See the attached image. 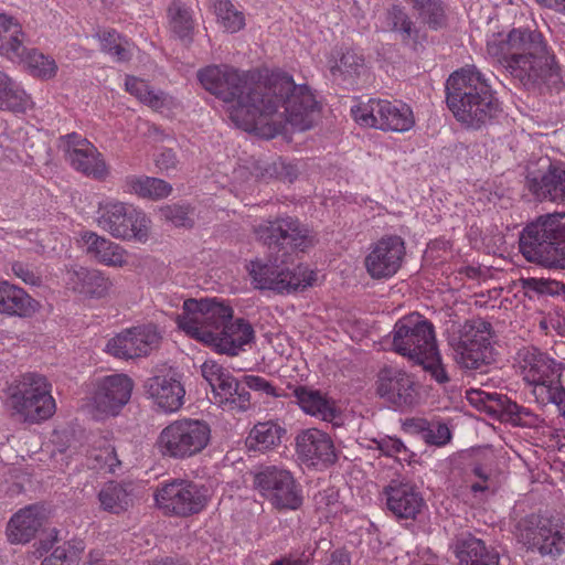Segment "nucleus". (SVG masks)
<instances>
[{"label":"nucleus","mask_w":565,"mask_h":565,"mask_svg":"<svg viewBox=\"0 0 565 565\" xmlns=\"http://www.w3.org/2000/svg\"><path fill=\"white\" fill-rule=\"evenodd\" d=\"M205 90L232 103L231 120L245 131L271 139L289 131L311 129L321 106L307 84H296L292 76L273 73L265 83H255L248 72L227 64L209 65L198 71Z\"/></svg>","instance_id":"obj_1"},{"label":"nucleus","mask_w":565,"mask_h":565,"mask_svg":"<svg viewBox=\"0 0 565 565\" xmlns=\"http://www.w3.org/2000/svg\"><path fill=\"white\" fill-rule=\"evenodd\" d=\"M177 324L191 338L231 356L255 338L252 324L242 318L233 321V308L217 298L186 299Z\"/></svg>","instance_id":"obj_2"},{"label":"nucleus","mask_w":565,"mask_h":565,"mask_svg":"<svg viewBox=\"0 0 565 565\" xmlns=\"http://www.w3.org/2000/svg\"><path fill=\"white\" fill-rule=\"evenodd\" d=\"M487 54L527 88L545 83L554 72L555 57L535 30L493 33L487 40Z\"/></svg>","instance_id":"obj_3"},{"label":"nucleus","mask_w":565,"mask_h":565,"mask_svg":"<svg viewBox=\"0 0 565 565\" xmlns=\"http://www.w3.org/2000/svg\"><path fill=\"white\" fill-rule=\"evenodd\" d=\"M446 103L454 117L472 129L486 126L500 111L489 79L476 65H466L449 75Z\"/></svg>","instance_id":"obj_4"},{"label":"nucleus","mask_w":565,"mask_h":565,"mask_svg":"<svg viewBox=\"0 0 565 565\" xmlns=\"http://www.w3.org/2000/svg\"><path fill=\"white\" fill-rule=\"evenodd\" d=\"M393 350L423 366L439 384L450 381L439 354L434 324L418 312L398 319L392 331Z\"/></svg>","instance_id":"obj_5"},{"label":"nucleus","mask_w":565,"mask_h":565,"mask_svg":"<svg viewBox=\"0 0 565 565\" xmlns=\"http://www.w3.org/2000/svg\"><path fill=\"white\" fill-rule=\"evenodd\" d=\"M519 246L526 260L565 269V213L536 217L522 230Z\"/></svg>","instance_id":"obj_6"},{"label":"nucleus","mask_w":565,"mask_h":565,"mask_svg":"<svg viewBox=\"0 0 565 565\" xmlns=\"http://www.w3.org/2000/svg\"><path fill=\"white\" fill-rule=\"evenodd\" d=\"M211 437L207 422L181 418L171 422L160 431L157 447L163 457L186 460L200 455L209 446Z\"/></svg>","instance_id":"obj_7"},{"label":"nucleus","mask_w":565,"mask_h":565,"mask_svg":"<svg viewBox=\"0 0 565 565\" xmlns=\"http://www.w3.org/2000/svg\"><path fill=\"white\" fill-rule=\"evenodd\" d=\"M14 415L25 423H40L55 413V401L46 377L36 373L21 376L8 399Z\"/></svg>","instance_id":"obj_8"},{"label":"nucleus","mask_w":565,"mask_h":565,"mask_svg":"<svg viewBox=\"0 0 565 565\" xmlns=\"http://www.w3.org/2000/svg\"><path fill=\"white\" fill-rule=\"evenodd\" d=\"M491 338L490 322L481 318L467 320L451 344L457 364L466 370H482L489 365L493 360Z\"/></svg>","instance_id":"obj_9"},{"label":"nucleus","mask_w":565,"mask_h":565,"mask_svg":"<svg viewBox=\"0 0 565 565\" xmlns=\"http://www.w3.org/2000/svg\"><path fill=\"white\" fill-rule=\"evenodd\" d=\"M210 500L209 489L193 481L174 479L154 493L157 507L168 516L188 518L200 513Z\"/></svg>","instance_id":"obj_10"},{"label":"nucleus","mask_w":565,"mask_h":565,"mask_svg":"<svg viewBox=\"0 0 565 565\" xmlns=\"http://www.w3.org/2000/svg\"><path fill=\"white\" fill-rule=\"evenodd\" d=\"M97 224L111 236L143 242L148 238L150 220L124 202L107 201L99 204Z\"/></svg>","instance_id":"obj_11"},{"label":"nucleus","mask_w":565,"mask_h":565,"mask_svg":"<svg viewBox=\"0 0 565 565\" xmlns=\"http://www.w3.org/2000/svg\"><path fill=\"white\" fill-rule=\"evenodd\" d=\"M353 119L362 127L403 132L414 124L413 111L406 104L385 99H369L351 108Z\"/></svg>","instance_id":"obj_12"},{"label":"nucleus","mask_w":565,"mask_h":565,"mask_svg":"<svg viewBox=\"0 0 565 565\" xmlns=\"http://www.w3.org/2000/svg\"><path fill=\"white\" fill-rule=\"evenodd\" d=\"M525 188L540 202L565 204V162L540 158L526 167Z\"/></svg>","instance_id":"obj_13"},{"label":"nucleus","mask_w":565,"mask_h":565,"mask_svg":"<svg viewBox=\"0 0 565 565\" xmlns=\"http://www.w3.org/2000/svg\"><path fill=\"white\" fill-rule=\"evenodd\" d=\"M515 536L530 550H537L542 555H559L565 548L563 525L537 514L521 519L515 525Z\"/></svg>","instance_id":"obj_14"},{"label":"nucleus","mask_w":565,"mask_h":565,"mask_svg":"<svg viewBox=\"0 0 565 565\" xmlns=\"http://www.w3.org/2000/svg\"><path fill=\"white\" fill-rule=\"evenodd\" d=\"M255 488L275 508L279 510H297L302 504L301 489L290 471L277 467H262L254 477Z\"/></svg>","instance_id":"obj_15"},{"label":"nucleus","mask_w":565,"mask_h":565,"mask_svg":"<svg viewBox=\"0 0 565 565\" xmlns=\"http://www.w3.org/2000/svg\"><path fill=\"white\" fill-rule=\"evenodd\" d=\"M246 269L256 289L289 294L311 286L310 279L302 278L277 257L256 258L249 262Z\"/></svg>","instance_id":"obj_16"},{"label":"nucleus","mask_w":565,"mask_h":565,"mask_svg":"<svg viewBox=\"0 0 565 565\" xmlns=\"http://www.w3.org/2000/svg\"><path fill=\"white\" fill-rule=\"evenodd\" d=\"M523 379L533 386V394L543 404L551 401L563 367L536 348H525L519 353Z\"/></svg>","instance_id":"obj_17"},{"label":"nucleus","mask_w":565,"mask_h":565,"mask_svg":"<svg viewBox=\"0 0 565 565\" xmlns=\"http://www.w3.org/2000/svg\"><path fill=\"white\" fill-rule=\"evenodd\" d=\"M254 234L269 249L305 252L313 245L308 228L291 216L264 221L254 227Z\"/></svg>","instance_id":"obj_18"},{"label":"nucleus","mask_w":565,"mask_h":565,"mask_svg":"<svg viewBox=\"0 0 565 565\" xmlns=\"http://www.w3.org/2000/svg\"><path fill=\"white\" fill-rule=\"evenodd\" d=\"M58 148L63 151L65 160L76 171L97 180H105L108 177V167L102 153L79 134L71 132L60 137Z\"/></svg>","instance_id":"obj_19"},{"label":"nucleus","mask_w":565,"mask_h":565,"mask_svg":"<svg viewBox=\"0 0 565 565\" xmlns=\"http://www.w3.org/2000/svg\"><path fill=\"white\" fill-rule=\"evenodd\" d=\"M405 254L406 248L402 237L384 236L370 247L364 259L366 271L373 279L391 278L401 268Z\"/></svg>","instance_id":"obj_20"},{"label":"nucleus","mask_w":565,"mask_h":565,"mask_svg":"<svg viewBox=\"0 0 565 565\" xmlns=\"http://www.w3.org/2000/svg\"><path fill=\"white\" fill-rule=\"evenodd\" d=\"M161 342V335L152 324L127 329L111 338L106 350L118 359H135L148 355L157 349Z\"/></svg>","instance_id":"obj_21"},{"label":"nucleus","mask_w":565,"mask_h":565,"mask_svg":"<svg viewBox=\"0 0 565 565\" xmlns=\"http://www.w3.org/2000/svg\"><path fill=\"white\" fill-rule=\"evenodd\" d=\"M376 393L396 407L414 406L418 399V391L412 375L393 366H385L380 370Z\"/></svg>","instance_id":"obj_22"},{"label":"nucleus","mask_w":565,"mask_h":565,"mask_svg":"<svg viewBox=\"0 0 565 565\" xmlns=\"http://www.w3.org/2000/svg\"><path fill=\"white\" fill-rule=\"evenodd\" d=\"M134 388L126 374H113L98 381L93 395L95 409L104 416H115L129 402Z\"/></svg>","instance_id":"obj_23"},{"label":"nucleus","mask_w":565,"mask_h":565,"mask_svg":"<svg viewBox=\"0 0 565 565\" xmlns=\"http://www.w3.org/2000/svg\"><path fill=\"white\" fill-rule=\"evenodd\" d=\"M297 452L306 461L312 465H333L337 459V451L331 437L318 429L309 428L298 434L296 438Z\"/></svg>","instance_id":"obj_24"},{"label":"nucleus","mask_w":565,"mask_h":565,"mask_svg":"<svg viewBox=\"0 0 565 565\" xmlns=\"http://www.w3.org/2000/svg\"><path fill=\"white\" fill-rule=\"evenodd\" d=\"M451 548L457 558L456 565H500L499 552L471 533L457 535Z\"/></svg>","instance_id":"obj_25"},{"label":"nucleus","mask_w":565,"mask_h":565,"mask_svg":"<svg viewBox=\"0 0 565 565\" xmlns=\"http://www.w3.org/2000/svg\"><path fill=\"white\" fill-rule=\"evenodd\" d=\"M385 494L388 510L398 519L414 520L425 505L422 494L407 482L393 481Z\"/></svg>","instance_id":"obj_26"},{"label":"nucleus","mask_w":565,"mask_h":565,"mask_svg":"<svg viewBox=\"0 0 565 565\" xmlns=\"http://www.w3.org/2000/svg\"><path fill=\"white\" fill-rule=\"evenodd\" d=\"M147 394L166 413H173L181 408L185 391L181 382L167 375H157L147 380L145 384Z\"/></svg>","instance_id":"obj_27"},{"label":"nucleus","mask_w":565,"mask_h":565,"mask_svg":"<svg viewBox=\"0 0 565 565\" xmlns=\"http://www.w3.org/2000/svg\"><path fill=\"white\" fill-rule=\"evenodd\" d=\"M67 287L79 295L90 298L105 297L113 282L97 269L74 266L66 273Z\"/></svg>","instance_id":"obj_28"},{"label":"nucleus","mask_w":565,"mask_h":565,"mask_svg":"<svg viewBox=\"0 0 565 565\" xmlns=\"http://www.w3.org/2000/svg\"><path fill=\"white\" fill-rule=\"evenodd\" d=\"M81 242L86 254L99 264L110 267H122L127 263V253L120 245L95 232H82Z\"/></svg>","instance_id":"obj_29"},{"label":"nucleus","mask_w":565,"mask_h":565,"mask_svg":"<svg viewBox=\"0 0 565 565\" xmlns=\"http://www.w3.org/2000/svg\"><path fill=\"white\" fill-rule=\"evenodd\" d=\"M44 513L40 505L31 504L12 515L7 525L8 540L13 544L30 542L43 524Z\"/></svg>","instance_id":"obj_30"},{"label":"nucleus","mask_w":565,"mask_h":565,"mask_svg":"<svg viewBox=\"0 0 565 565\" xmlns=\"http://www.w3.org/2000/svg\"><path fill=\"white\" fill-rule=\"evenodd\" d=\"M292 396L306 414L323 422H333L338 416L335 401L319 390L305 385L295 386Z\"/></svg>","instance_id":"obj_31"},{"label":"nucleus","mask_w":565,"mask_h":565,"mask_svg":"<svg viewBox=\"0 0 565 565\" xmlns=\"http://www.w3.org/2000/svg\"><path fill=\"white\" fill-rule=\"evenodd\" d=\"M214 402L223 409L246 412L250 408V393L231 373L212 387Z\"/></svg>","instance_id":"obj_32"},{"label":"nucleus","mask_w":565,"mask_h":565,"mask_svg":"<svg viewBox=\"0 0 565 565\" xmlns=\"http://www.w3.org/2000/svg\"><path fill=\"white\" fill-rule=\"evenodd\" d=\"M100 508L113 514H121L134 505L137 498L134 482H106L97 494Z\"/></svg>","instance_id":"obj_33"},{"label":"nucleus","mask_w":565,"mask_h":565,"mask_svg":"<svg viewBox=\"0 0 565 565\" xmlns=\"http://www.w3.org/2000/svg\"><path fill=\"white\" fill-rule=\"evenodd\" d=\"M121 188L125 193L150 201L167 199L173 191L172 185L163 179L136 174L127 175Z\"/></svg>","instance_id":"obj_34"},{"label":"nucleus","mask_w":565,"mask_h":565,"mask_svg":"<svg viewBox=\"0 0 565 565\" xmlns=\"http://www.w3.org/2000/svg\"><path fill=\"white\" fill-rule=\"evenodd\" d=\"M36 301L22 288L0 281V313L10 317H30L36 311Z\"/></svg>","instance_id":"obj_35"},{"label":"nucleus","mask_w":565,"mask_h":565,"mask_svg":"<svg viewBox=\"0 0 565 565\" xmlns=\"http://www.w3.org/2000/svg\"><path fill=\"white\" fill-rule=\"evenodd\" d=\"M25 34L21 24L6 14H0V54L11 61L23 60Z\"/></svg>","instance_id":"obj_36"},{"label":"nucleus","mask_w":565,"mask_h":565,"mask_svg":"<svg viewBox=\"0 0 565 565\" xmlns=\"http://www.w3.org/2000/svg\"><path fill=\"white\" fill-rule=\"evenodd\" d=\"M385 20L387 29L395 33L405 45H412L415 47L424 39L420 34V30L416 26V23L399 6H393L387 9Z\"/></svg>","instance_id":"obj_37"},{"label":"nucleus","mask_w":565,"mask_h":565,"mask_svg":"<svg viewBox=\"0 0 565 565\" xmlns=\"http://www.w3.org/2000/svg\"><path fill=\"white\" fill-rule=\"evenodd\" d=\"M32 105V98L24 88L0 71V109L25 113Z\"/></svg>","instance_id":"obj_38"},{"label":"nucleus","mask_w":565,"mask_h":565,"mask_svg":"<svg viewBox=\"0 0 565 565\" xmlns=\"http://www.w3.org/2000/svg\"><path fill=\"white\" fill-rule=\"evenodd\" d=\"M169 29L183 44L193 42L195 22L190 8L181 1H172L168 8Z\"/></svg>","instance_id":"obj_39"},{"label":"nucleus","mask_w":565,"mask_h":565,"mask_svg":"<svg viewBox=\"0 0 565 565\" xmlns=\"http://www.w3.org/2000/svg\"><path fill=\"white\" fill-rule=\"evenodd\" d=\"M285 429L269 420L256 424L246 438V447L249 450L265 452L277 447L281 441Z\"/></svg>","instance_id":"obj_40"},{"label":"nucleus","mask_w":565,"mask_h":565,"mask_svg":"<svg viewBox=\"0 0 565 565\" xmlns=\"http://www.w3.org/2000/svg\"><path fill=\"white\" fill-rule=\"evenodd\" d=\"M125 87L129 94L154 110L172 105V98L169 95L161 90L154 92L146 81L139 77L127 75Z\"/></svg>","instance_id":"obj_41"},{"label":"nucleus","mask_w":565,"mask_h":565,"mask_svg":"<svg viewBox=\"0 0 565 565\" xmlns=\"http://www.w3.org/2000/svg\"><path fill=\"white\" fill-rule=\"evenodd\" d=\"M85 552V543L79 539L64 541L56 545L41 565H81Z\"/></svg>","instance_id":"obj_42"},{"label":"nucleus","mask_w":565,"mask_h":565,"mask_svg":"<svg viewBox=\"0 0 565 565\" xmlns=\"http://www.w3.org/2000/svg\"><path fill=\"white\" fill-rule=\"evenodd\" d=\"M18 61L25 63L29 72L34 77L51 79L57 73V64L55 60L49 55H44L36 49L28 50L25 47L23 60Z\"/></svg>","instance_id":"obj_43"},{"label":"nucleus","mask_w":565,"mask_h":565,"mask_svg":"<svg viewBox=\"0 0 565 565\" xmlns=\"http://www.w3.org/2000/svg\"><path fill=\"white\" fill-rule=\"evenodd\" d=\"M409 426L420 434L426 444L434 446H444L450 438L451 433L446 424L439 422H428L423 418L412 419Z\"/></svg>","instance_id":"obj_44"},{"label":"nucleus","mask_w":565,"mask_h":565,"mask_svg":"<svg viewBox=\"0 0 565 565\" xmlns=\"http://www.w3.org/2000/svg\"><path fill=\"white\" fill-rule=\"evenodd\" d=\"M210 6L214 10L218 23L227 32L235 33L244 26L245 19L243 13L235 10L230 0H210Z\"/></svg>","instance_id":"obj_45"},{"label":"nucleus","mask_w":565,"mask_h":565,"mask_svg":"<svg viewBox=\"0 0 565 565\" xmlns=\"http://www.w3.org/2000/svg\"><path fill=\"white\" fill-rule=\"evenodd\" d=\"M102 50L118 62L129 61L131 50L129 42L115 30L104 31L100 35Z\"/></svg>","instance_id":"obj_46"},{"label":"nucleus","mask_w":565,"mask_h":565,"mask_svg":"<svg viewBox=\"0 0 565 565\" xmlns=\"http://www.w3.org/2000/svg\"><path fill=\"white\" fill-rule=\"evenodd\" d=\"M160 218L173 224L174 226H192L193 221L190 217L191 206L185 203H172L161 206L158 211Z\"/></svg>","instance_id":"obj_47"},{"label":"nucleus","mask_w":565,"mask_h":565,"mask_svg":"<svg viewBox=\"0 0 565 565\" xmlns=\"http://www.w3.org/2000/svg\"><path fill=\"white\" fill-rule=\"evenodd\" d=\"M418 14L422 22L429 29L438 30L446 24L445 8L439 0H433L429 4L424 6L418 10Z\"/></svg>","instance_id":"obj_48"},{"label":"nucleus","mask_w":565,"mask_h":565,"mask_svg":"<svg viewBox=\"0 0 565 565\" xmlns=\"http://www.w3.org/2000/svg\"><path fill=\"white\" fill-rule=\"evenodd\" d=\"M337 70L344 76H359L365 70L364 58L354 51H347L342 54Z\"/></svg>","instance_id":"obj_49"},{"label":"nucleus","mask_w":565,"mask_h":565,"mask_svg":"<svg viewBox=\"0 0 565 565\" xmlns=\"http://www.w3.org/2000/svg\"><path fill=\"white\" fill-rule=\"evenodd\" d=\"M11 271L12 274L21 279L22 282L30 286H39L41 285L42 278L38 270L30 264L23 262H13L11 263Z\"/></svg>","instance_id":"obj_50"},{"label":"nucleus","mask_w":565,"mask_h":565,"mask_svg":"<svg viewBox=\"0 0 565 565\" xmlns=\"http://www.w3.org/2000/svg\"><path fill=\"white\" fill-rule=\"evenodd\" d=\"M495 401L498 411L503 415H507L512 422L521 420L522 415H530V412L526 408L518 405L515 402H512L504 395H498Z\"/></svg>","instance_id":"obj_51"},{"label":"nucleus","mask_w":565,"mask_h":565,"mask_svg":"<svg viewBox=\"0 0 565 565\" xmlns=\"http://www.w3.org/2000/svg\"><path fill=\"white\" fill-rule=\"evenodd\" d=\"M245 388L265 393L268 396L281 397L282 394L266 379L258 375L244 376Z\"/></svg>","instance_id":"obj_52"},{"label":"nucleus","mask_w":565,"mask_h":565,"mask_svg":"<svg viewBox=\"0 0 565 565\" xmlns=\"http://www.w3.org/2000/svg\"><path fill=\"white\" fill-rule=\"evenodd\" d=\"M230 372L215 361L209 360L201 365V374L209 385L214 387Z\"/></svg>","instance_id":"obj_53"},{"label":"nucleus","mask_w":565,"mask_h":565,"mask_svg":"<svg viewBox=\"0 0 565 565\" xmlns=\"http://www.w3.org/2000/svg\"><path fill=\"white\" fill-rule=\"evenodd\" d=\"M372 443L375 444L376 449H379L383 455L393 457L395 455L401 454L402 451H406V447L403 441L398 438H394L391 436H385L379 439H372Z\"/></svg>","instance_id":"obj_54"},{"label":"nucleus","mask_w":565,"mask_h":565,"mask_svg":"<svg viewBox=\"0 0 565 565\" xmlns=\"http://www.w3.org/2000/svg\"><path fill=\"white\" fill-rule=\"evenodd\" d=\"M157 168L161 172L169 173L178 167L177 154L172 149H163L154 160Z\"/></svg>","instance_id":"obj_55"},{"label":"nucleus","mask_w":565,"mask_h":565,"mask_svg":"<svg viewBox=\"0 0 565 565\" xmlns=\"http://www.w3.org/2000/svg\"><path fill=\"white\" fill-rule=\"evenodd\" d=\"M525 287L542 295H554L557 292L558 284L553 280L530 278L525 280Z\"/></svg>","instance_id":"obj_56"},{"label":"nucleus","mask_w":565,"mask_h":565,"mask_svg":"<svg viewBox=\"0 0 565 565\" xmlns=\"http://www.w3.org/2000/svg\"><path fill=\"white\" fill-rule=\"evenodd\" d=\"M548 403L555 404L565 417V366L563 367V372L558 375L557 387L552 393V397Z\"/></svg>","instance_id":"obj_57"},{"label":"nucleus","mask_w":565,"mask_h":565,"mask_svg":"<svg viewBox=\"0 0 565 565\" xmlns=\"http://www.w3.org/2000/svg\"><path fill=\"white\" fill-rule=\"evenodd\" d=\"M96 460H103V463L107 466L110 471H114V468L120 463L114 448L109 447L100 450L99 454L96 455Z\"/></svg>","instance_id":"obj_58"},{"label":"nucleus","mask_w":565,"mask_h":565,"mask_svg":"<svg viewBox=\"0 0 565 565\" xmlns=\"http://www.w3.org/2000/svg\"><path fill=\"white\" fill-rule=\"evenodd\" d=\"M329 565H351L349 553L343 548L333 551Z\"/></svg>","instance_id":"obj_59"},{"label":"nucleus","mask_w":565,"mask_h":565,"mask_svg":"<svg viewBox=\"0 0 565 565\" xmlns=\"http://www.w3.org/2000/svg\"><path fill=\"white\" fill-rule=\"evenodd\" d=\"M308 558L294 557L291 555H288L273 561L270 565H308Z\"/></svg>","instance_id":"obj_60"},{"label":"nucleus","mask_w":565,"mask_h":565,"mask_svg":"<svg viewBox=\"0 0 565 565\" xmlns=\"http://www.w3.org/2000/svg\"><path fill=\"white\" fill-rule=\"evenodd\" d=\"M541 6L565 14V0H536Z\"/></svg>","instance_id":"obj_61"},{"label":"nucleus","mask_w":565,"mask_h":565,"mask_svg":"<svg viewBox=\"0 0 565 565\" xmlns=\"http://www.w3.org/2000/svg\"><path fill=\"white\" fill-rule=\"evenodd\" d=\"M150 565H191L190 562L183 558L166 557L151 563Z\"/></svg>","instance_id":"obj_62"},{"label":"nucleus","mask_w":565,"mask_h":565,"mask_svg":"<svg viewBox=\"0 0 565 565\" xmlns=\"http://www.w3.org/2000/svg\"><path fill=\"white\" fill-rule=\"evenodd\" d=\"M470 490L473 493H484L490 490L488 479H480L477 482L470 484Z\"/></svg>","instance_id":"obj_63"},{"label":"nucleus","mask_w":565,"mask_h":565,"mask_svg":"<svg viewBox=\"0 0 565 565\" xmlns=\"http://www.w3.org/2000/svg\"><path fill=\"white\" fill-rule=\"evenodd\" d=\"M332 497H333V492H331L329 494L328 491H324V492H319L315 499H316V502L318 505H321L322 503H326L328 505L329 499Z\"/></svg>","instance_id":"obj_64"}]
</instances>
